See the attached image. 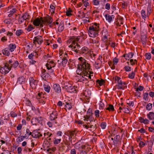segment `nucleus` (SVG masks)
<instances>
[{"label":"nucleus","instance_id":"f257e3e1","mask_svg":"<svg viewBox=\"0 0 154 154\" xmlns=\"http://www.w3.org/2000/svg\"><path fill=\"white\" fill-rule=\"evenodd\" d=\"M79 60L81 62L79 65L78 66V69L76 71L77 74L82 76V78L79 79L78 82H81L84 80L83 78L86 79L85 76L88 74V71L90 69V64L87 62L86 60L82 57H80Z\"/></svg>","mask_w":154,"mask_h":154},{"label":"nucleus","instance_id":"f03ea898","mask_svg":"<svg viewBox=\"0 0 154 154\" xmlns=\"http://www.w3.org/2000/svg\"><path fill=\"white\" fill-rule=\"evenodd\" d=\"M63 88H64L67 92L70 93H75L76 92V88L73 86L71 84L66 82L64 83Z\"/></svg>","mask_w":154,"mask_h":154},{"label":"nucleus","instance_id":"7ed1b4c3","mask_svg":"<svg viewBox=\"0 0 154 154\" xmlns=\"http://www.w3.org/2000/svg\"><path fill=\"white\" fill-rule=\"evenodd\" d=\"M67 57V54L66 53L65 54H64L63 57H60V59L57 60L58 63L60 64L61 63L62 66H65L67 62V60L66 59Z\"/></svg>","mask_w":154,"mask_h":154},{"label":"nucleus","instance_id":"20e7f679","mask_svg":"<svg viewBox=\"0 0 154 154\" xmlns=\"http://www.w3.org/2000/svg\"><path fill=\"white\" fill-rule=\"evenodd\" d=\"M29 84L32 89H35L37 85L38 81L34 79L32 77H31L29 78Z\"/></svg>","mask_w":154,"mask_h":154},{"label":"nucleus","instance_id":"39448f33","mask_svg":"<svg viewBox=\"0 0 154 154\" xmlns=\"http://www.w3.org/2000/svg\"><path fill=\"white\" fill-rule=\"evenodd\" d=\"M90 117L87 116H84V120L85 121H88V120L91 122L89 124H90V128H91L92 130L94 131L97 128V125L96 124H94V125H92L91 121L92 122V120H90Z\"/></svg>","mask_w":154,"mask_h":154},{"label":"nucleus","instance_id":"423d86ee","mask_svg":"<svg viewBox=\"0 0 154 154\" xmlns=\"http://www.w3.org/2000/svg\"><path fill=\"white\" fill-rule=\"evenodd\" d=\"M65 134L69 137V140L71 142L72 141V138L74 137V135L76 134L75 131H68L66 132Z\"/></svg>","mask_w":154,"mask_h":154},{"label":"nucleus","instance_id":"0eeeda50","mask_svg":"<svg viewBox=\"0 0 154 154\" xmlns=\"http://www.w3.org/2000/svg\"><path fill=\"white\" fill-rule=\"evenodd\" d=\"M42 42V37L39 36L35 37L33 40V43L35 44L37 42L38 44H41Z\"/></svg>","mask_w":154,"mask_h":154},{"label":"nucleus","instance_id":"6e6552de","mask_svg":"<svg viewBox=\"0 0 154 154\" xmlns=\"http://www.w3.org/2000/svg\"><path fill=\"white\" fill-rule=\"evenodd\" d=\"M44 21H43L42 17L40 18H37L34 20L33 24L35 26H38L41 23H43Z\"/></svg>","mask_w":154,"mask_h":154},{"label":"nucleus","instance_id":"1a4fd4ad","mask_svg":"<svg viewBox=\"0 0 154 154\" xmlns=\"http://www.w3.org/2000/svg\"><path fill=\"white\" fill-rule=\"evenodd\" d=\"M53 88L56 92L57 93H60L61 92V88L58 84H54L53 86Z\"/></svg>","mask_w":154,"mask_h":154},{"label":"nucleus","instance_id":"9d476101","mask_svg":"<svg viewBox=\"0 0 154 154\" xmlns=\"http://www.w3.org/2000/svg\"><path fill=\"white\" fill-rule=\"evenodd\" d=\"M58 114L57 112L56 111H53L52 113L50 114V119L51 120H55L57 118Z\"/></svg>","mask_w":154,"mask_h":154},{"label":"nucleus","instance_id":"9b49d317","mask_svg":"<svg viewBox=\"0 0 154 154\" xmlns=\"http://www.w3.org/2000/svg\"><path fill=\"white\" fill-rule=\"evenodd\" d=\"M89 51V49L88 48L84 47L80 50L79 53L80 54H86L88 53Z\"/></svg>","mask_w":154,"mask_h":154},{"label":"nucleus","instance_id":"f8f14e48","mask_svg":"<svg viewBox=\"0 0 154 154\" xmlns=\"http://www.w3.org/2000/svg\"><path fill=\"white\" fill-rule=\"evenodd\" d=\"M3 68L4 69V73L5 74L8 73L11 69V66L7 63L5 64Z\"/></svg>","mask_w":154,"mask_h":154},{"label":"nucleus","instance_id":"ddd939ff","mask_svg":"<svg viewBox=\"0 0 154 154\" xmlns=\"http://www.w3.org/2000/svg\"><path fill=\"white\" fill-rule=\"evenodd\" d=\"M32 136L33 137L37 138L42 136V134L37 130H35L32 132Z\"/></svg>","mask_w":154,"mask_h":154},{"label":"nucleus","instance_id":"4468645a","mask_svg":"<svg viewBox=\"0 0 154 154\" xmlns=\"http://www.w3.org/2000/svg\"><path fill=\"white\" fill-rule=\"evenodd\" d=\"M43 118L42 117H38V118H35V119H33L32 120L31 123L33 125H36V124L33 123V121H37L38 122L41 124H42V121H43Z\"/></svg>","mask_w":154,"mask_h":154},{"label":"nucleus","instance_id":"2eb2a0df","mask_svg":"<svg viewBox=\"0 0 154 154\" xmlns=\"http://www.w3.org/2000/svg\"><path fill=\"white\" fill-rule=\"evenodd\" d=\"M88 32H90L91 34H92V33L94 31L98 32L99 30V29L98 27H94V26H90L88 28Z\"/></svg>","mask_w":154,"mask_h":154},{"label":"nucleus","instance_id":"dca6fc26","mask_svg":"<svg viewBox=\"0 0 154 154\" xmlns=\"http://www.w3.org/2000/svg\"><path fill=\"white\" fill-rule=\"evenodd\" d=\"M80 48V46L78 43H76V45H74L72 48V50L75 52L76 53H79L80 50L79 49Z\"/></svg>","mask_w":154,"mask_h":154},{"label":"nucleus","instance_id":"f3484780","mask_svg":"<svg viewBox=\"0 0 154 154\" xmlns=\"http://www.w3.org/2000/svg\"><path fill=\"white\" fill-rule=\"evenodd\" d=\"M43 21L45 23H47L49 24H51L52 22V19L50 16L48 15L47 17L45 18Z\"/></svg>","mask_w":154,"mask_h":154},{"label":"nucleus","instance_id":"a211bd4d","mask_svg":"<svg viewBox=\"0 0 154 154\" xmlns=\"http://www.w3.org/2000/svg\"><path fill=\"white\" fill-rule=\"evenodd\" d=\"M43 94L42 93V92H41V93H38V96H37L36 97V98L37 99H40V100H39V102L40 101H41L42 100V103L43 104H44L45 103V101L44 100H43L41 98L42 97H44V96H43Z\"/></svg>","mask_w":154,"mask_h":154},{"label":"nucleus","instance_id":"6ab92c4d","mask_svg":"<svg viewBox=\"0 0 154 154\" xmlns=\"http://www.w3.org/2000/svg\"><path fill=\"white\" fill-rule=\"evenodd\" d=\"M16 48V45L14 44L11 43L9 45L8 48L10 51L12 52L14 51Z\"/></svg>","mask_w":154,"mask_h":154},{"label":"nucleus","instance_id":"aec40b11","mask_svg":"<svg viewBox=\"0 0 154 154\" xmlns=\"http://www.w3.org/2000/svg\"><path fill=\"white\" fill-rule=\"evenodd\" d=\"M9 50L8 48H5L4 50L2 51L3 54L5 56H8L10 54Z\"/></svg>","mask_w":154,"mask_h":154},{"label":"nucleus","instance_id":"412c9836","mask_svg":"<svg viewBox=\"0 0 154 154\" xmlns=\"http://www.w3.org/2000/svg\"><path fill=\"white\" fill-rule=\"evenodd\" d=\"M105 16L106 20L109 22H110L112 21V17L114 18V16L113 15L111 16L109 14H106Z\"/></svg>","mask_w":154,"mask_h":154},{"label":"nucleus","instance_id":"4be33fe9","mask_svg":"<svg viewBox=\"0 0 154 154\" xmlns=\"http://www.w3.org/2000/svg\"><path fill=\"white\" fill-rule=\"evenodd\" d=\"M147 117L149 119L153 120L154 119V112H150L149 113L147 114Z\"/></svg>","mask_w":154,"mask_h":154},{"label":"nucleus","instance_id":"5701e85b","mask_svg":"<svg viewBox=\"0 0 154 154\" xmlns=\"http://www.w3.org/2000/svg\"><path fill=\"white\" fill-rule=\"evenodd\" d=\"M91 94V92L89 91H85L84 92V95L86 97V99L88 100L90 98Z\"/></svg>","mask_w":154,"mask_h":154},{"label":"nucleus","instance_id":"b1692460","mask_svg":"<svg viewBox=\"0 0 154 154\" xmlns=\"http://www.w3.org/2000/svg\"><path fill=\"white\" fill-rule=\"evenodd\" d=\"M49 75L48 73H41V77L44 80H46V79L49 77Z\"/></svg>","mask_w":154,"mask_h":154},{"label":"nucleus","instance_id":"393cba45","mask_svg":"<svg viewBox=\"0 0 154 154\" xmlns=\"http://www.w3.org/2000/svg\"><path fill=\"white\" fill-rule=\"evenodd\" d=\"M25 81V79L23 76L19 77L17 80V83L20 84H23L24 82Z\"/></svg>","mask_w":154,"mask_h":154},{"label":"nucleus","instance_id":"a878e982","mask_svg":"<svg viewBox=\"0 0 154 154\" xmlns=\"http://www.w3.org/2000/svg\"><path fill=\"white\" fill-rule=\"evenodd\" d=\"M64 27L63 23L61 22L58 28V31L59 32H61L64 29Z\"/></svg>","mask_w":154,"mask_h":154},{"label":"nucleus","instance_id":"bb28decb","mask_svg":"<svg viewBox=\"0 0 154 154\" xmlns=\"http://www.w3.org/2000/svg\"><path fill=\"white\" fill-rule=\"evenodd\" d=\"M79 38H76L74 36L70 37L69 39L68 40V42L70 43L71 42V41L72 40H75V41H78L79 40Z\"/></svg>","mask_w":154,"mask_h":154},{"label":"nucleus","instance_id":"cd10ccee","mask_svg":"<svg viewBox=\"0 0 154 154\" xmlns=\"http://www.w3.org/2000/svg\"><path fill=\"white\" fill-rule=\"evenodd\" d=\"M115 80L117 81V83L119 84H124V85H125V82L123 83L122 80H121V78L118 76H116L115 77Z\"/></svg>","mask_w":154,"mask_h":154},{"label":"nucleus","instance_id":"c85d7f7f","mask_svg":"<svg viewBox=\"0 0 154 154\" xmlns=\"http://www.w3.org/2000/svg\"><path fill=\"white\" fill-rule=\"evenodd\" d=\"M106 110L109 111H113L114 109L113 106L112 105H109L108 107L106 108Z\"/></svg>","mask_w":154,"mask_h":154},{"label":"nucleus","instance_id":"c756f323","mask_svg":"<svg viewBox=\"0 0 154 154\" xmlns=\"http://www.w3.org/2000/svg\"><path fill=\"white\" fill-rule=\"evenodd\" d=\"M45 90L47 93H49L51 89V88L48 85H44Z\"/></svg>","mask_w":154,"mask_h":154},{"label":"nucleus","instance_id":"7c9ffc66","mask_svg":"<svg viewBox=\"0 0 154 154\" xmlns=\"http://www.w3.org/2000/svg\"><path fill=\"white\" fill-rule=\"evenodd\" d=\"M151 12V7L150 5L148 6L147 8V16H149Z\"/></svg>","mask_w":154,"mask_h":154},{"label":"nucleus","instance_id":"2f4dec72","mask_svg":"<svg viewBox=\"0 0 154 154\" xmlns=\"http://www.w3.org/2000/svg\"><path fill=\"white\" fill-rule=\"evenodd\" d=\"M19 63L17 61H14V62L13 64H11V67L12 66L15 68H16L18 65Z\"/></svg>","mask_w":154,"mask_h":154},{"label":"nucleus","instance_id":"473e14b6","mask_svg":"<svg viewBox=\"0 0 154 154\" xmlns=\"http://www.w3.org/2000/svg\"><path fill=\"white\" fill-rule=\"evenodd\" d=\"M142 43L143 44H145L146 43V36L143 35V37H141Z\"/></svg>","mask_w":154,"mask_h":154},{"label":"nucleus","instance_id":"72a5a7b5","mask_svg":"<svg viewBox=\"0 0 154 154\" xmlns=\"http://www.w3.org/2000/svg\"><path fill=\"white\" fill-rule=\"evenodd\" d=\"M25 138V136H21L20 137H18L17 139V142H21V141L23 140Z\"/></svg>","mask_w":154,"mask_h":154},{"label":"nucleus","instance_id":"f704fd0d","mask_svg":"<svg viewBox=\"0 0 154 154\" xmlns=\"http://www.w3.org/2000/svg\"><path fill=\"white\" fill-rule=\"evenodd\" d=\"M142 17L143 19H145L146 16L147 15H146V13L145 11L144 10H142L141 12Z\"/></svg>","mask_w":154,"mask_h":154},{"label":"nucleus","instance_id":"c9c22d12","mask_svg":"<svg viewBox=\"0 0 154 154\" xmlns=\"http://www.w3.org/2000/svg\"><path fill=\"white\" fill-rule=\"evenodd\" d=\"M126 57H128L129 58H131L134 55V54L132 53V52L129 53L128 54H126ZM125 59L126 60H128V59L127 57L125 58Z\"/></svg>","mask_w":154,"mask_h":154},{"label":"nucleus","instance_id":"e433bc0d","mask_svg":"<svg viewBox=\"0 0 154 154\" xmlns=\"http://www.w3.org/2000/svg\"><path fill=\"white\" fill-rule=\"evenodd\" d=\"M123 85L124 84H119L118 85H116V86L117 87V88L119 89H124V87H123Z\"/></svg>","mask_w":154,"mask_h":154},{"label":"nucleus","instance_id":"4c0bfd02","mask_svg":"<svg viewBox=\"0 0 154 154\" xmlns=\"http://www.w3.org/2000/svg\"><path fill=\"white\" fill-rule=\"evenodd\" d=\"M152 104L149 103L146 106V109L148 110H150L152 109Z\"/></svg>","mask_w":154,"mask_h":154},{"label":"nucleus","instance_id":"58836bf2","mask_svg":"<svg viewBox=\"0 0 154 154\" xmlns=\"http://www.w3.org/2000/svg\"><path fill=\"white\" fill-rule=\"evenodd\" d=\"M55 10V7L52 5H51L50 6V11L51 13H54V12Z\"/></svg>","mask_w":154,"mask_h":154},{"label":"nucleus","instance_id":"ea45409f","mask_svg":"<svg viewBox=\"0 0 154 154\" xmlns=\"http://www.w3.org/2000/svg\"><path fill=\"white\" fill-rule=\"evenodd\" d=\"M29 15L27 13H25L22 17L23 19L26 20L29 18Z\"/></svg>","mask_w":154,"mask_h":154},{"label":"nucleus","instance_id":"a19ab883","mask_svg":"<svg viewBox=\"0 0 154 154\" xmlns=\"http://www.w3.org/2000/svg\"><path fill=\"white\" fill-rule=\"evenodd\" d=\"M23 32V30L21 29L17 30L16 32V35L17 36L20 35Z\"/></svg>","mask_w":154,"mask_h":154},{"label":"nucleus","instance_id":"79ce46f5","mask_svg":"<svg viewBox=\"0 0 154 154\" xmlns=\"http://www.w3.org/2000/svg\"><path fill=\"white\" fill-rule=\"evenodd\" d=\"M34 29L33 26L31 25H29L27 28V30L28 31H30Z\"/></svg>","mask_w":154,"mask_h":154},{"label":"nucleus","instance_id":"37998d69","mask_svg":"<svg viewBox=\"0 0 154 154\" xmlns=\"http://www.w3.org/2000/svg\"><path fill=\"white\" fill-rule=\"evenodd\" d=\"M65 106L66 108L68 109V110H70L72 108L71 103H67L65 105Z\"/></svg>","mask_w":154,"mask_h":154},{"label":"nucleus","instance_id":"c03bdc74","mask_svg":"<svg viewBox=\"0 0 154 154\" xmlns=\"http://www.w3.org/2000/svg\"><path fill=\"white\" fill-rule=\"evenodd\" d=\"M12 20L11 19H7L4 21V23L7 24H10Z\"/></svg>","mask_w":154,"mask_h":154},{"label":"nucleus","instance_id":"a18cd8bd","mask_svg":"<svg viewBox=\"0 0 154 154\" xmlns=\"http://www.w3.org/2000/svg\"><path fill=\"white\" fill-rule=\"evenodd\" d=\"M146 58L148 60H149L151 58V54L149 53H146L145 54Z\"/></svg>","mask_w":154,"mask_h":154},{"label":"nucleus","instance_id":"49530a36","mask_svg":"<svg viewBox=\"0 0 154 154\" xmlns=\"http://www.w3.org/2000/svg\"><path fill=\"white\" fill-rule=\"evenodd\" d=\"M135 76V73L134 72H132L131 73L128 75V77L129 78L132 79L134 78Z\"/></svg>","mask_w":154,"mask_h":154},{"label":"nucleus","instance_id":"de8ad7c7","mask_svg":"<svg viewBox=\"0 0 154 154\" xmlns=\"http://www.w3.org/2000/svg\"><path fill=\"white\" fill-rule=\"evenodd\" d=\"M96 82H97L98 83L100 86L102 85L104 83V80H97Z\"/></svg>","mask_w":154,"mask_h":154},{"label":"nucleus","instance_id":"09e8293b","mask_svg":"<svg viewBox=\"0 0 154 154\" xmlns=\"http://www.w3.org/2000/svg\"><path fill=\"white\" fill-rule=\"evenodd\" d=\"M143 86H142L141 85L139 86L138 88H137L136 90V91L137 92V93H138V91H142L143 90Z\"/></svg>","mask_w":154,"mask_h":154},{"label":"nucleus","instance_id":"8fccbe9b","mask_svg":"<svg viewBox=\"0 0 154 154\" xmlns=\"http://www.w3.org/2000/svg\"><path fill=\"white\" fill-rule=\"evenodd\" d=\"M69 10H67L66 11V14L67 16H70L72 15L71 13V12H72V11L70 10V8H69Z\"/></svg>","mask_w":154,"mask_h":154},{"label":"nucleus","instance_id":"3c124183","mask_svg":"<svg viewBox=\"0 0 154 154\" xmlns=\"http://www.w3.org/2000/svg\"><path fill=\"white\" fill-rule=\"evenodd\" d=\"M106 126V124L105 122H102L100 125L101 128L103 129H104L105 128Z\"/></svg>","mask_w":154,"mask_h":154},{"label":"nucleus","instance_id":"603ef678","mask_svg":"<svg viewBox=\"0 0 154 154\" xmlns=\"http://www.w3.org/2000/svg\"><path fill=\"white\" fill-rule=\"evenodd\" d=\"M148 96V94L147 93H145L143 95V99L145 100H148V98H147V97Z\"/></svg>","mask_w":154,"mask_h":154},{"label":"nucleus","instance_id":"864d4df0","mask_svg":"<svg viewBox=\"0 0 154 154\" xmlns=\"http://www.w3.org/2000/svg\"><path fill=\"white\" fill-rule=\"evenodd\" d=\"M88 72L89 71V70L88 71V74H87L85 76H86L89 79H91V76L90 75V74H91V73H92V72H89V73H88Z\"/></svg>","mask_w":154,"mask_h":154},{"label":"nucleus","instance_id":"5fc2aeb1","mask_svg":"<svg viewBox=\"0 0 154 154\" xmlns=\"http://www.w3.org/2000/svg\"><path fill=\"white\" fill-rule=\"evenodd\" d=\"M60 139H56L54 141V143L55 144H57L60 142Z\"/></svg>","mask_w":154,"mask_h":154},{"label":"nucleus","instance_id":"6e6d98bb","mask_svg":"<svg viewBox=\"0 0 154 154\" xmlns=\"http://www.w3.org/2000/svg\"><path fill=\"white\" fill-rule=\"evenodd\" d=\"M95 66L96 69H98L100 67L101 65L100 64L98 63L95 62Z\"/></svg>","mask_w":154,"mask_h":154},{"label":"nucleus","instance_id":"4d7b16f0","mask_svg":"<svg viewBox=\"0 0 154 154\" xmlns=\"http://www.w3.org/2000/svg\"><path fill=\"white\" fill-rule=\"evenodd\" d=\"M100 111L98 110H96L95 111V115L96 117H99V116Z\"/></svg>","mask_w":154,"mask_h":154},{"label":"nucleus","instance_id":"13d9d810","mask_svg":"<svg viewBox=\"0 0 154 154\" xmlns=\"http://www.w3.org/2000/svg\"><path fill=\"white\" fill-rule=\"evenodd\" d=\"M105 8L108 10H109L110 8V4L109 3H107L105 6Z\"/></svg>","mask_w":154,"mask_h":154},{"label":"nucleus","instance_id":"bf43d9fd","mask_svg":"<svg viewBox=\"0 0 154 154\" xmlns=\"http://www.w3.org/2000/svg\"><path fill=\"white\" fill-rule=\"evenodd\" d=\"M124 68L126 71H129L131 70V67L128 66H125Z\"/></svg>","mask_w":154,"mask_h":154},{"label":"nucleus","instance_id":"052dcab7","mask_svg":"<svg viewBox=\"0 0 154 154\" xmlns=\"http://www.w3.org/2000/svg\"><path fill=\"white\" fill-rule=\"evenodd\" d=\"M49 71L48 72L49 74L50 75H54V70L51 69L49 70Z\"/></svg>","mask_w":154,"mask_h":154},{"label":"nucleus","instance_id":"680f3d73","mask_svg":"<svg viewBox=\"0 0 154 154\" xmlns=\"http://www.w3.org/2000/svg\"><path fill=\"white\" fill-rule=\"evenodd\" d=\"M26 104L27 106H32V103L29 100H27L26 101Z\"/></svg>","mask_w":154,"mask_h":154},{"label":"nucleus","instance_id":"e2e57ef3","mask_svg":"<svg viewBox=\"0 0 154 154\" xmlns=\"http://www.w3.org/2000/svg\"><path fill=\"white\" fill-rule=\"evenodd\" d=\"M53 65L50 64L49 62H48V63H46V66H48V67H49L50 68H52V67H54V64H53Z\"/></svg>","mask_w":154,"mask_h":154},{"label":"nucleus","instance_id":"0e129e2a","mask_svg":"<svg viewBox=\"0 0 154 154\" xmlns=\"http://www.w3.org/2000/svg\"><path fill=\"white\" fill-rule=\"evenodd\" d=\"M118 62V59L116 58H115L113 60V63L114 64H116Z\"/></svg>","mask_w":154,"mask_h":154},{"label":"nucleus","instance_id":"69168bd1","mask_svg":"<svg viewBox=\"0 0 154 154\" xmlns=\"http://www.w3.org/2000/svg\"><path fill=\"white\" fill-rule=\"evenodd\" d=\"M16 11V10L15 8H13L9 12L13 14L14 13H15Z\"/></svg>","mask_w":154,"mask_h":154},{"label":"nucleus","instance_id":"338daca9","mask_svg":"<svg viewBox=\"0 0 154 154\" xmlns=\"http://www.w3.org/2000/svg\"><path fill=\"white\" fill-rule=\"evenodd\" d=\"M93 2L95 5H97L99 4V2L97 0H93Z\"/></svg>","mask_w":154,"mask_h":154},{"label":"nucleus","instance_id":"774afa93","mask_svg":"<svg viewBox=\"0 0 154 154\" xmlns=\"http://www.w3.org/2000/svg\"><path fill=\"white\" fill-rule=\"evenodd\" d=\"M11 117H14L17 116V114L13 112H11Z\"/></svg>","mask_w":154,"mask_h":154}]
</instances>
